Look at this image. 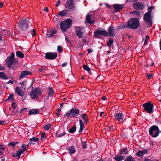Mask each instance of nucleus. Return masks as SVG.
I'll list each match as a JSON object with an SVG mask.
<instances>
[{
    "mask_svg": "<svg viewBox=\"0 0 161 161\" xmlns=\"http://www.w3.org/2000/svg\"><path fill=\"white\" fill-rule=\"evenodd\" d=\"M19 28L21 31H26L28 33H30L31 35L34 36L36 35L35 30L32 29V25L30 24V22L26 19H22L19 21Z\"/></svg>",
    "mask_w": 161,
    "mask_h": 161,
    "instance_id": "obj_1",
    "label": "nucleus"
},
{
    "mask_svg": "<svg viewBox=\"0 0 161 161\" xmlns=\"http://www.w3.org/2000/svg\"><path fill=\"white\" fill-rule=\"evenodd\" d=\"M14 54L12 53L10 57L7 60L6 62L8 67L9 69H12L13 70L14 69L15 67L18 64V61L14 60Z\"/></svg>",
    "mask_w": 161,
    "mask_h": 161,
    "instance_id": "obj_2",
    "label": "nucleus"
},
{
    "mask_svg": "<svg viewBox=\"0 0 161 161\" xmlns=\"http://www.w3.org/2000/svg\"><path fill=\"white\" fill-rule=\"evenodd\" d=\"M72 22V20L69 18H68L64 21L62 22L60 24L61 29L64 32H66L67 30L71 25Z\"/></svg>",
    "mask_w": 161,
    "mask_h": 161,
    "instance_id": "obj_3",
    "label": "nucleus"
},
{
    "mask_svg": "<svg viewBox=\"0 0 161 161\" xmlns=\"http://www.w3.org/2000/svg\"><path fill=\"white\" fill-rule=\"evenodd\" d=\"M140 25L139 20L138 19H130L128 22L127 26L133 29H136L139 27Z\"/></svg>",
    "mask_w": 161,
    "mask_h": 161,
    "instance_id": "obj_4",
    "label": "nucleus"
},
{
    "mask_svg": "<svg viewBox=\"0 0 161 161\" xmlns=\"http://www.w3.org/2000/svg\"><path fill=\"white\" fill-rule=\"evenodd\" d=\"M160 132L158 127L155 125L151 126L149 131V134L154 137H157Z\"/></svg>",
    "mask_w": 161,
    "mask_h": 161,
    "instance_id": "obj_5",
    "label": "nucleus"
},
{
    "mask_svg": "<svg viewBox=\"0 0 161 161\" xmlns=\"http://www.w3.org/2000/svg\"><path fill=\"white\" fill-rule=\"evenodd\" d=\"M42 93L41 89L38 87H37L32 90L30 92V95L31 98H36L38 99V97L40 96Z\"/></svg>",
    "mask_w": 161,
    "mask_h": 161,
    "instance_id": "obj_6",
    "label": "nucleus"
},
{
    "mask_svg": "<svg viewBox=\"0 0 161 161\" xmlns=\"http://www.w3.org/2000/svg\"><path fill=\"white\" fill-rule=\"evenodd\" d=\"M142 106L144 108V110L147 113H150L153 112V104L151 103L150 102L144 103L143 105Z\"/></svg>",
    "mask_w": 161,
    "mask_h": 161,
    "instance_id": "obj_7",
    "label": "nucleus"
},
{
    "mask_svg": "<svg viewBox=\"0 0 161 161\" xmlns=\"http://www.w3.org/2000/svg\"><path fill=\"white\" fill-rule=\"evenodd\" d=\"M65 6L66 8L70 10L72 12L76 10V8L75 6L73 0H68Z\"/></svg>",
    "mask_w": 161,
    "mask_h": 161,
    "instance_id": "obj_8",
    "label": "nucleus"
},
{
    "mask_svg": "<svg viewBox=\"0 0 161 161\" xmlns=\"http://www.w3.org/2000/svg\"><path fill=\"white\" fill-rule=\"evenodd\" d=\"M108 35V33L105 30L96 31L94 33V36L97 38H100L102 36H107Z\"/></svg>",
    "mask_w": 161,
    "mask_h": 161,
    "instance_id": "obj_9",
    "label": "nucleus"
},
{
    "mask_svg": "<svg viewBox=\"0 0 161 161\" xmlns=\"http://www.w3.org/2000/svg\"><path fill=\"white\" fill-rule=\"evenodd\" d=\"M79 109L74 108L70 109L69 112L66 113L64 116L68 118L71 115H72V116H77L79 114Z\"/></svg>",
    "mask_w": 161,
    "mask_h": 161,
    "instance_id": "obj_10",
    "label": "nucleus"
},
{
    "mask_svg": "<svg viewBox=\"0 0 161 161\" xmlns=\"http://www.w3.org/2000/svg\"><path fill=\"white\" fill-rule=\"evenodd\" d=\"M151 11H149L145 13L144 16V19L148 23V26L150 27L152 25L151 19Z\"/></svg>",
    "mask_w": 161,
    "mask_h": 161,
    "instance_id": "obj_11",
    "label": "nucleus"
},
{
    "mask_svg": "<svg viewBox=\"0 0 161 161\" xmlns=\"http://www.w3.org/2000/svg\"><path fill=\"white\" fill-rule=\"evenodd\" d=\"M84 28L83 27H79L75 30L76 35L79 38H82L84 33L85 32Z\"/></svg>",
    "mask_w": 161,
    "mask_h": 161,
    "instance_id": "obj_12",
    "label": "nucleus"
},
{
    "mask_svg": "<svg viewBox=\"0 0 161 161\" xmlns=\"http://www.w3.org/2000/svg\"><path fill=\"white\" fill-rule=\"evenodd\" d=\"M57 53L56 52L47 53L45 54V58L47 59L52 60L55 59L57 57Z\"/></svg>",
    "mask_w": 161,
    "mask_h": 161,
    "instance_id": "obj_13",
    "label": "nucleus"
},
{
    "mask_svg": "<svg viewBox=\"0 0 161 161\" xmlns=\"http://www.w3.org/2000/svg\"><path fill=\"white\" fill-rule=\"evenodd\" d=\"M144 5L140 2L135 3L132 5L133 8L135 9L141 10L144 8Z\"/></svg>",
    "mask_w": 161,
    "mask_h": 161,
    "instance_id": "obj_14",
    "label": "nucleus"
},
{
    "mask_svg": "<svg viewBox=\"0 0 161 161\" xmlns=\"http://www.w3.org/2000/svg\"><path fill=\"white\" fill-rule=\"evenodd\" d=\"M90 13L88 14L86 17V21L88 23L90 24H93L95 21L92 19L93 17L92 15L90 14Z\"/></svg>",
    "mask_w": 161,
    "mask_h": 161,
    "instance_id": "obj_15",
    "label": "nucleus"
},
{
    "mask_svg": "<svg viewBox=\"0 0 161 161\" xmlns=\"http://www.w3.org/2000/svg\"><path fill=\"white\" fill-rule=\"evenodd\" d=\"M31 74V73L28 71H22L19 76V79H20L27 77L28 75Z\"/></svg>",
    "mask_w": 161,
    "mask_h": 161,
    "instance_id": "obj_16",
    "label": "nucleus"
},
{
    "mask_svg": "<svg viewBox=\"0 0 161 161\" xmlns=\"http://www.w3.org/2000/svg\"><path fill=\"white\" fill-rule=\"evenodd\" d=\"M115 29L114 27L110 26L108 29V34L109 36L113 37L114 36Z\"/></svg>",
    "mask_w": 161,
    "mask_h": 161,
    "instance_id": "obj_17",
    "label": "nucleus"
},
{
    "mask_svg": "<svg viewBox=\"0 0 161 161\" xmlns=\"http://www.w3.org/2000/svg\"><path fill=\"white\" fill-rule=\"evenodd\" d=\"M148 150L147 149H144L142 150L138 151L136 153V155L139 157H142L144 154L147 153Z\"/></svg>",
    "mask_w": 161,
    "mask_h": 161,
    "instance_id": "obj_18",
    "label": "nucleus"
},
{
    "mask_svg": "<svg viewBox=\"0 0 161 161\" xmlns=\"http://www.w3.org/2000/svg\"><path fill=\"white\" fill-rule=\"evenodd\" d=\"M114 8L116 12H118L124 8V6L120 4H114Z\"/></svg>",
    "mask_w": 161,
    "mask_h": 161,
    "instance_id": "obj_19",
    "label": "nucleus"
},
{
    "mask_svg": "<svg viewBox=\"0 0 161 161\" xmlns=\"http://www.w3.org/2000/svg\"><path fill=\"white\" fill-rule=\"evenodd\" d=\"M15 91L19 96L21 97L23 96L24 95V92L20 88L18 87H16Z\"/></svg>",
    "mask_w": 161,
    "mask_h": 161,
    "instance_id": "obj_20",
    "label": "nucleus"
},
{
    "mask_svg": "<svg viewBox=\"0 0 161 161\" xmlns=\"http://www.w3.org/2000/svg\"><path fill=\"white\" fill-rule=\"evenodd\" d=\"M124 115L122 113H117L115 116V119L116 120L120 121L123 119Z\"/></svg>",
    "mask_w": 161,
    "mask_h": 161,
    "instance_id": "obj_21",
    "label": "nucleus"
},
{
    "mask_svg": "<svg viewBox=\"0 0 161 161\" xmlns=\"http://www.w3.org/2000/svg\"><path fill=\"white\" fill-rule=\"evenodd\" d=\"M56 31H51L47 32L46 34L47 37L48 38H50L51 37L53 36H54V34L56 33Z\"/></svg>",
    "mask_w": 161,
    "mask_h": 161,
    "instance_id": "obj_22",
    "label": "nucleus"
},
{
    "mask_svg": "<svg viewBox=\"0 0 161 161\" xmlns=\"http://www.w3.org/2000/svg\"><path fill=\"white\" fill-rule=\"evenodd\" d=\"M79 121L80 122V129L79 130V132L80 133L83 130L85 126L83 122L81 119H80Z\"/></svg>",
    "mask_w": 161,
    "mask_h": 161,
    "instance_id": "obj_23",
    "label": "nucleus"
},
{
    "mask_svg": "<svg viewBox=\"0 0 161 161\" xmlns=\"http://www.w3.org/2000/svg\"><path fill=\"white\" fill-rule=\"evenodd\" d=\"M67 149L69 151V153L70 154H72L75 152V148L73 146L69 147Z\"/></svg>",
    "mask_w": 161,
    "mask_h": 161,
    "instance_id": "obj_24",
    "label": "nucleus"
},
{
    "mask_svg": "<svg viewBox=\"0 0 161 161\" xmlns=\"http://www.w3.org/2000/svg\"><path fill=\"white\" fill-rule=\"evenodd\" d=\"M80 117L84 120L85 123L86 124L88 121V118L87 114H83L80 115Z\"/></svg>",
    "mask_w": 161,
    "mask_h": 161,
    "instance_id": "obj_25",
    "label": "nucleus"
},
{
    "mask_svg": "<svg viewBox=\"0 0 161 161\" xmlns=\"http://www.w3.org/2000/svg\"><path fill=\"white\" fill-rule=\"evenodd\" d=\"M68 14V11L66 9H64L60 11L58 13V15L60 16H64Z\"/></svg>",
    "mask_w": 161,
    "mask_h": 161,
    "instance_id": "obj_26",
    "label": "nucleus"
},
{
    "mask_svg": "<svg viewBox=\"0 0 161 161\" xmlns=\"http://www.w3.org/2000/svg\"><path fill=\"white\" fill-rule=\"evenodd\" d=\"M114 158L115 160L117 161H121L124 159V157L118 155H116L114 157Z\"/></svg>",
    "mask_w": 161,
    "mask_h": 161,
    "instance_id": "obj_27",
    "label": "nucleus"
},
{
    "mask_svg": "<svg viewBox=\"0 0 161 161\" xmlns=\"http://www.w3.org/2000/svg\"><path fill=\"white\" fill-rule=\"evenodd\" d=\"M39 113V111L37 109H33L30 110L29 113V114L30 115L32 114H35Z\"/></svg>",
    "mask_w": 161,
    "mask_h": 161,
    "instance_id": "obj_28",
    "label": "nucleus"
},
{
    "mask_svg": "<svg viewBox=\"0 0 161 161\" xmlns=\"http://www.w3.org/2000/svg\"><path fill=\"white\" fill-rule=\"evenodd\" d=\"M16 56L21 58H24V54L21 52L18 51L16 52Z\"/></svg>",
    "mask_w": 161,
    "mask_h": 161,
    "instance_id": "obj_29",
    "label": "nucleus"
},
{
    "mask_svg": "<svg viewBox=\"0 0 161 161\" xmlns=\"http://www.w3.org/2000/svg\"><path fill=\"white\" fill-rule=\"evenodd\" d=\"M8 77L4 73L2 72H0V78L4 79H7Z\"/></svg>",
    "mask_w": 161,
    "mask_h": 161,
    "instance_id": "obj_30",
    "label": "nucleus"
},
{
    "mask_svg": "<svg viewBox=\"0 0 161 161\" xmlns=\"http://www.w3.org/2000/svg\"><path fill=\"white\" fill-rule=\"evenodd\" d=\"M48 91L49 93L48 94V96H52L54 93V91L53 89L51 87H49Z\"/></svg>",
    "mask_w": 161,
    "mask_h": 161,
    "instance_id": "obj_31",
    "label": "nucleus"
},
{
    "mask_svg": "<svg viewBox=\"0 0 161 161\" xmlns=\"http://www.w3.org/2000/svg\"><path fill=\"white\" fill-rule=\"evenodd\" d=\"M46 67L45 66H42L41 67V68H39L38 69V70L39 71L42 72L43 73H44L45 72V71L46 70Z\"/></svg>",
    "mask_w": 161,
    "mask_h": 161,
    "instance_id": "obj_32",
    "label": "nucleus"
},
{
    "mask_svg": "<svg viewBox=\"0 0 161 161\" xmlns=\"http://www.w3.org/2000/svg\"><path fill=\"white\" fill-rule=\"evenodd\" d=\"M83 68L84 69L90 73L91 72V69L89 67L86 65H83Z\"/></svg>",
    "mask_w": 161,
    "mask_h": 161,
    "instance_id": "obj_33",
    "label": "nucleus"
},
{
    "mask_svg": "<svg viewBox=\"0 0 161 161\" xmlns=\"http://www.w3.org/2000/svg\"><path fill=\"white\" fill-rule=\"evenodd\" d=\"M124 161H135V160L131 156H128L125 158Z\"/></svg>",
    "mask_w": 161,
    "mask_h": 161,
    "instance_id": "obj_34",
    "label": "nucleus"
},
{
    "mask_svg": "<svg viewBox=\"0 0 161 161\" xmlns=\"http://www.w3.org/2000/svg\"><path fill=\"white\" fill-rule=\"evenodd\" d=\"M39 141V139L36 137H33L29 139V141L31 142H37Z\"/></svg>",
    "mask_w": 161,
    "mask_h": 161,
    "instance_id": "obj_35",
    "label": "nucleus"
},
{
    "mask_svg": "<svg viewBox=\"0 0 161 161\" xmlns=\"http://www.w3.org/2000/svg\"><path fill=\"white\" fill-rule=\"evenodd\" d=\"M130 14H136L138 16H139L141 15L140 12L137 10H135L130 12Z\"/></svg>",
    "mask_w": 161,
    "mask_h": 161,
    "instance_id": "obj_36",
    "label": "nucleus"
},
{
    "mask_svg": "<svg viewBox=\"0 0 161 161\" xmlns=\"http://www.w3.org/2000/svg\"><path fill=\"white\" fill-rule=\"evenodd\" d=\"M76 127L74 126L72 127L69 130V132L71 133H74L76 130Z\"/></svg>",
    "mask_w": 161,
    "mask_h": 161,
    "instance_id": "obj_37",
    "label": "nucleus"
},
{
    "mask_svg": "<svg viewBox=\"0 0 161 161\" xmlns=\"http://www.w3.org/2000/svg\"><path fill=\"white\" fill-rule=\"evenodd\" d=\"M26 81H25L20 83V84L21 85V87L23 88L24 89H25L26 88V87H25V86H26Z\"/></svg>",
    "mask_w": 161,
    "mask_h": 161,
    "instance_id": "obj_38",
    "label": "nucleus"
},
{
    "mask_svg": "<svg viewBox=\"0 0 161 161\" xmlns=\"http://www.w3.org/2000/svg\"><path fill=\"white\" fill-rule=\"evenodd\" d=\"M113 40L112 39L110 38L109 41L107 43V46L109 47H110L113 44Z\"/></svg>",
    "mask_w": 161,
    "mask_h": 161,
    "instance_id": "obj_39",
    "label": "nucleus"
},
{
    "mask_svg": "<svg viewBox=\"0 0 161 161\" xmlns=\"http://www.w3.org/2000/svg\"><path fill=\"white\" fill-rule=\"evenodd\" d=\"M128 153L127 150L126 148L124 149V150H121L120 152V154H125Z\"/></svg>",
    "mask_w": 161,
    "mask_h": 161,
    "instance_id": "obj_40",
    "label": "nucleus"
},
{
    "mask_svg": "<svg viewBox=\"0 0 161 161\" xmlns=\"http://www.w3.org/2000/svg\"><path fill=\"white\" fill-rule=\"evenodd\" d=\"M5 44L4 40L1 39V36L0 35V46H2L3 45Z\"/></svg>",
    "mask_w": 161,
    "mask_h": 161,
    "instance_id": "obj_41",
    "label": "nucleus"
},
{
    "mask_svg": "<svg viewBox=\"0 0 161 161\" xmlns=\"http://www.w3.org/2000/svg\"><path fill=\"white\" fill-rule=\"evenodd\" d=\"M51 126V125L50 124H48L44 126V128L46 130H48Z\"/></svg>",
    "mask_w": 161,
    "mask_h": 161,
    "instance_id": "obj_42",
    "label": "nucleus"
},
{
    "mask_svg": "<svg viewBox=\"0 0 161 161\" xmlns=\"http://www.w3.org/2000/svg\"><path fill=\"white\" fill-rule=\"evenodd\" d=\"M26 150V149H20L17 151L19 153V156H20L21 154H23L24 152Z\"/></svg>",
    "mask_w": 161,
    "mask_h": 161,
    "instance_id": "obj_43",
    "label": "nucleus"
},
{
    "mask_svg": "<svg viewBox=\"0 0 161 161\" xmlns=\"http://www.w3.org/2000/svg\"><path fill=\"white\" fill-rule=\"evenodd\" d=\"M5 149L4 147H3L2 146L0 145V155L2 154L3 153V151Z\"/></svg>",
    "mask_w": 161,
    "mask_h": 161,
    "instance_id": "obj_44",
    "label": "nucleus"
},
{
    "mask_svg": "<svg viewBox=\"0 0 161 161\" xmlns=\"http://www.w3.org/2000/svg\"><path fill=\"white\" fill-rule=\"evenodd\" d=\"M57 50L59 53H61L63 51L62 47L60 46H58L57 47Z\"/></svg>",
    "mask_w": 161,
    "mask_h": 161,
    "instance_id": "obj_45",
    "label": "nucleus"
},
{
    "mask_svg": "<svg viewBox=\"0 0 161 161\" xmlns=\"http://www.w3.org/2000/svg\"><path fill=\"white\" fill-rule=\"evenodd\" d=\"M86 146L87 144L86 142H82V147L83 149H86Z\"/></svg>",
    "mask_w": 161,
    "mask_h": 161,
    "instance_id": "obj_46",
    "label": "nucleus"
},
{
    "mask_svg": "<svg viewBox=\"0 0 161 161\" xmlns=\"http://www.w3.org/2000/svg\"><path fill=\"white\" fill-rule=\"evenodd\" d=\"M13 94H11L9 95V96L8 97V98L7 100H11V101L13 100Z\"/></svg>",
    "mask_w": 161,
    "mask_h": 161,
    "instance_id": "obj_47",
    "label": "nucleus"
},
{
    "mask_svg": "<svg viewBox=\"0 0 161 161\" xmlns=\"http://www.w3.org/2000/svg\"><path fill=\"white\" fill-rule=\"evenodd\" d=\"M19 154V153L17 152V151L16 152V153H14L13 155V156L14 157H15V156H17L18 157V159L19 158V157L20 156H19L18 155Z\"/></svg>",
    "mask_w": 161,
    "mask_h": 161,
    "instance_id": "obj_48",
    "label": "nucleus"
},
{
    "mask_svg": "<svg viewBox=\"0 0 161 161\" xmlns=\"http://www.w3.org/2000/svg\"><path fill=\"white\" fill-rule=\"evenodd\" d=\"M65 134V132H64L63 133H61L59 135H58L56 136L58 137H61L64 136Z\"/></svg>",
    "mask_w": 161,
    "mask_h": 161,
    "instance_id": "obj_49",
    "label": "nucleus"
},
{
    "mask_svg": "<svg viewBox=\"0 0 161 161\" xmlns=\"http://www.w3.org/2000/svg\"><path fill=\"white\" fill-rule=\"evenodd\" d=\"M153 75L152 74H151L149 73H148L146 75V76L148 78V79H149L151 78Z\"/></svg>",
    "mask_w": 161,
    "mask_h": 161,
    "instance_id": "obj_50",
    "label": "nucleus"
},
{
    "mask_svg": "<svg viewBox=\"0 0 161 161\" xmlns=\"http://www.w3.org/2000/svg\"><path fill=\"white\" fill-rule=\"evenodd\" d=\"M149 36H146V39H145V41H144V44H146L147 43V42L149 40Z\"/></svg>",
    "mask_w": 161,
    "mask_h": 161,
    "instance_id": "obj_51",
    "label": "nucleus"
},
{
    "mask_svg": "<svg viewBox=\"0 0 161 161\" xmlns=\"http://www.w3.org/2000/svg\"><path fill=\"white\" fill-rule=\"evenodd\" d=\"M45 135H46V133H43L42 134L41 136V140H42L45 137H46Z\"/></svg>",
    "mask_w": 161,
    "mask_h": 161,
    "instance_id": "obj_52",
    "label": "nucleus"
},
{
    "mask_svg": "<svg viewBox=\"0 0 161 161\" xmlns=\"http://www.w3.org/2000/svg\"><path fill=\"white\" fill-rule=\"evenodd\" d=\"M15 145V144L14 143V142H10L8 144V145H11L13 147H14Z\"/></svg>",
    "mask_w": 161,
    "mask_h": 161,
    "instance_id": "obj_53",
    "label": "nucleus"
},
{
    "mask_svg": "<svg viewBox=\"0 0 161 161\" xmlns=\"http://www.w3.org/2000/svg\"><path fill=\"white\" fill-rule=\"evenodd\" d=\"M12 107L14 109L15 108V102H13L11 104Z\"/></svg>",
    "mask_w": 161,
    "mask_h": 161,
    "instance_id": "obj_54",
    "label": "nucleus"
},
{
    "mask_svg": "<svg viewBox=\"0 0 161 161\" xmlns=\"http://www.w3.org/2000/svg\"><path fill=\"white\" fill-rule=\"evenodd\" d=\"M5 69V68L3 67V66L0 65V70H3Z\"/></svg>",
    "mask_w": 161,
    "mask_h": 161,
    "instance_id": "obj_55",
    "label": "nucleus"
},
{
    "mask_svg": "<svg viewBox=\"0 0 161 161\" xmlns=\"http://www.w3.org/2000/svg\"><path fill=\"white\" fill-rule=\"evenodd\" d=\"M13 83H14V82L12 80H9L6 83V84H8L9 83H10L11 84H13Z\"/></svg>",
    "mask_w": 161,
    "mask_h": 161,
    "instance_id": "obj_56",
    "label": "nucleus"
},
{
    "mask_svg": "<svg viewBox=\"0 0 161 161\" xmlns=\"http://www.w3.org/2000/svg\"><path fill=\"white\" fill-rule=\"evenodd\" d=\"M60 0H58L57 2V4L56 5V6L58 7L60 5Z\"/></svg>",
    "mask_w": 161,
    "mask_h": 161,
    "instance_id": "obj_57",
    "label": "nucleus"
},
{
    "mask_svg": "<svg viewBox=\"0 0 161 161\" xmlns=\"http://www.w3.org/2000/svg\"><path fill=\"white\" fill-rule=\"evenodd\" d=\"M26 145H24V144H22L21 147H23V149H26Z\"/></svg>",
    "mask_w": 161,
    "mask_h": 161,
    "instance_id": "obj_58",
    "label": "nucleus"
},
{
    "mask_svg": "<svg viewBox=\"0 0 161 161\" xmlns=\"http://www.w3.org/2000/svg\"><path fill=\"white\" fill-rule=\"evenodd\" d=\"M58 16H54L53 18V20L54 21H56L57 20V17H58Z\"/></svg>",
    "mask_w": 161,
    "mask_h": 161,
    "instance_id": "obj_59",
    "label": "nucleus"
},
{
    "mask_svg": "<svg viewBox=\"0 0 161 161\" xmlns=\"http://www.w3.org/2000/svg\"><path fill=\"white\" fill-rule=\"evenodd\" d=\"M153 9V6H151L148 8V9L150 11L152 10Z\"/></svg>",
    "mask_w": 161,
    "mask_h": 161,
    "instance_id": "obj_60",
    "label": "nucleus"
},
{
    "mask_svg": "<svg viewBox=\"0 0 161 161\" xmlns=\"http://www.w3.org/2000/svg\"><path fill=\"white\" fill-rule=\"evenodd\" d=\"M68 64V63L67 62H65V63H63L62 64V67H65V66H66L67 65V64Z\"/></svg>",
    "mask_w": 161,
    "mask_h": 161,
    "instance_id": "obj_61",
    "label": "nucleus"
},
{
    "mask_svg": "<svg viewBox=\"0 0 161 161\" xmlns=\"http://www.w3.org/2000/svg\"><path fill=\"white\" fill-rule=\"evenodd\" d=\"M102 99L104 101H105L107 100V98L105 96H103L102 97Z\"/></svg>",
    "mask_w": 161,
    "mask_h": 161,
    "instance_id": "obj_62",
    "label": "nucleus"
},
{
    "mask_svg": "<svg viewBox=\"0 0 161 161\" xmlns=\"http://www.w3.org/2000/svg\"><path fill=\"white\" fill-rule=\"evenodd\" d=\"M5 124V122L4 121H0V125L2 124L3 125Z\"/></svg>",
    "mask_w": 161,
    "mask_h": 161,
    "instance_id": "obj_63",
    "label": "nucleus"
},
{
    "mask_svg": "<svg viewBox=\"0 0 161 161\" xmlns=\"http://www.w3.org/2000/svg\"><path fill=\"white\" fill-rule=\"evenodd\" d=\"M144 161H153L149 158H145L144 159Z\"/></svg>",
    "mask_w": 161,
    "mask_h": 161,
    "instance_id": "obj_64",
    "label": "nucleus"
}]
</instances>
